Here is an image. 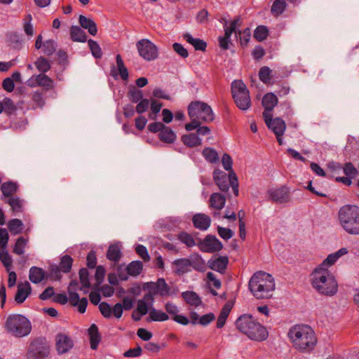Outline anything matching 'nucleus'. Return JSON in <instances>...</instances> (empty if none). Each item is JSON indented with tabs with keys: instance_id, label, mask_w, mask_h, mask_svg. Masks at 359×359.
Returning <instances> with one entry per match:
<instances>
[{
	"instance_id": "f257e3e1",
	"label": "nucleus",
	"mask_w": 359,
	"mask_h": 359,
	"mask_svg": "<svg viewBox=\"0 0 359 359\" xmlns=\"http://www.w3.org/2000/svg\"><path fill=\"white\" fill-rule=\"evenodd\" d=\"M293 347L302 353L312 351L318 341L314 330L309 325H295L290 327L287 333Z\"/></svg>"
},
{
	"instance_id": "f03ea898",
	"label": "nucleus",
	"mask_w": 359,
	"mask_h": 359,
	"mask_svg": "<svg viewBox=\"0 0 359 359\" xmlns=\"http://www.w3.org/2000/svg\"><path fill=\"white\" fill-rule=\"evenodd\" d=\"M312 287L320 294L333 296L337 292L338 283L328 269L316 267L311 274Z\"/></svg>"
},
{
	"instance_id": "7ed1b4c3",
	"label": "nucleus",
	"mask_w": 359,
	"mask_h": 359,
	"mask_svg": "<svg viewBox=\"0 0 359 359\" xmlns=\"http://www.w3.org/2000/svg\"><path fill=\"white\" fill-rule=\"evenodd\" d=\"M248 288L258 299L271 298L275 290L274 278L268 273L257 271L250 278Z\"/></svg>"
},
{
	"instance_id": "20e7f679",
	"label": "nucleus",
	"mask_w": 359,
	"mask_h": 359,
	"mask_svg": "<svg viewBox=\"0 0 359 359\" xmlns=\"http://www.w3.org/2000/svg\"><path fill=\"white\" fill-rule=\"evenodd\" d=\"M236 328L249 339L262 341L267 339L269 332L252 315L243 314L235 323Z\"/></svg>"
},
{
	"instance_id": "39448f33",
	"label": "nucleus",
	"mask_w": 359,
	"mask_h": 359,
	"mask_svg": "<svg viewBox=\"0 0 359 359\" xmlns=\"http://www.w3.org/2000/svg\"><path fill=\"white\" fill-rule=\"evenodd\" d=\"M337 221L341 228L348 235H359V207L346 204L337 212Z\"/></svg>"
},
{
	"instance_id": "423d86ee",
	"label": "nucleus",
	"mask_w": 359,
	"mask_h": 359,
	"mask_svg": "<svg viewBox=\"0 0 359 359\" xmlns=\"http://www.w3.org/2000/svg\"><path fill=\"white\" fill-rule=\"evenodd\" d=\"M5 329L9 334L16 338L28 336L32 332L30 320L21 314L9 315L5 323Z\"/></svg>"
},
{
	"instance_id": "0eeeda50",
	"label": "nucleus",
	"mask_w": 359,
	"mask_h": 359,
	"mask_svg": "<svg viewBox=\"0 0 359 359\" xmlns=\"http://www.w3.org/2000/svg\"><path fill=\"white\" fill-rule=\"evenodd\" d=\"M50 355V345L43 337H34L26 346L25 359H48Z\"/></svg>"
},
{
	"instance_id": "6e6552de",
	"label": "nucleus",
	"mask_w": 359,
	"mask_h": 359,
	"mask_svg": "<svg viewBox=\"0 0 359 359\" xmlns=\"http://www.w3.org/2000/svg\"><path fill=\"white\" fill-rule=\"evenodd\" d=\"M231 93L236 106L245 111L251 106L250 93L241 80H234L231 83Z\"/></svg>"
},
{
	"instance_id": "1a4fd4ad",
	"label": "nucleus",
	"mask_w": 359,
	"mask_h": 359,
	"mask_svg": "<svg viewBox=\"0 0 359 359\" xmlns=\"http://www.w3.org/2000/svg\"><path fill=\"white\" fill-rule=\"evenodd\" d=\"M190 118H196L200 121L210 123L215 119L213 111L210 105L201 101H192L188 106Z\"/></svg>"
},
{
	"instance_id": "9d476101",
	"label": "nucleus",
	"mask_w": 359,
	"mask_h": 359,
	"mask_svg": "<svg viewBox=\"0 0 359 359\" xmlns=\"http://www.w3.org/2000/svg\"><path fill=\"white\" fill-rule=\"evenodd\" d=\"M136 47L139 55L147 61L154 60L158 57L157 46L149 39H143L138 41Z\"/></svg>"
},
{
	"instance_id": "9b49d317",
	"label": "nucleus",
	"mask_w": 359,
	"mask_h": 359,
	"mask_svg": "<svg viewBox=\"0 0 359 359\" xmlns=\"http://www.w3.org/2000/svg\"><path fill=\"white\" fill-rule=\"evenodd\" d=\"M267 196L270 201L276 203H286L290 201V191L286 186L269 189Z\"/></svg>"
},
{
	"instance_id": "f8f14e48",
	"label": "nucleus",
	"mask_w": 359,
	"mask_h": 359,
	"mask_svg": "<svg viewBox=\"0 0 359 359\" xmlns=\"http://www.w3.org/2000/svg\"><path fill=\"white\" fill-rule=\"evenodd\" d=\"M263 117L267 127L271 129L276 135L284 134L286 129V124L284 120L279 117L272 118L271 114L267 112H263Z\"/></svg>"
},
{
	"instance_id": "ddd939ff",
	"label": "nucleus",
	"mask_w": 359,
	"mask_h": 359,
	"mask_svg": "<svg viewBox=\"0 0 359 359\" xmlns=\"http://www.w3.org/2000/svg\"><path fill=\"white\" fill-rule=\"evenodd\" d=\"M199 248L203 252L212 253L220 251L223 245L215 236L208 234L200 243Z\"/></svg>"
},
{
	"instance_id": "4468645a",
	"label": "nucleus",
	"mask_w": 359,
	"mask_h": 359,
	"mask_svg": "<svg viewBox=\"0 0 359 359\" xmlns=\"http://www.w3.org/2000/svg\"><path fill=\"white\" fill-rule=\"evenodd\" d=\"M74 346L72 339L67 334L60 332L55 337V348L59 355L69 352Z\"/></svg>"
},
{
	"instance_id": "2eb2a0df",
	"label": "nucleus",
	"mask_w": 359,
	"mask_h": 359,
	"mask_svg": "<svg viewBox=\"0 0 359 359\" xmlns=\"http://www.w3.org/2000/svg\"><path fill=\"white\" fill-rule=\"evenodd\" d=\"M213 180L219 189L224 192H227L229 189L231 184L229 183V174L219 170L215 169L213 171Z\"/></svg>"
},
{
	"instance_id": "dca6fc26",
	"label": "nucleus",
	"mask_w": 359,
	"mask_h": 359,
	"mask_svg": "<svg viewBox=\"0 0 359 359\" xmlns=\"http://www.w3.org/2000/svg\"><path fill=\"white\" fill-rule=\"evenodd\" d=\"M192 222L195 228L205 231L210 226L211 219L205 214L197 213L193 216Z\"/></svg>"
},
{
	"instance_id": "f3484780",
	"label": "nucleus",
	"mask_w": 359,
	"mask_h": 359,
	"mask_svg": "<svg viewBox=\"0 0 359 359\" xmlns=\"http://www.w3.org/2000/svg\"><path fill=\"white\" fill-rule=\"evenodd\" d=\"M229 263V259L227 257L219 256L215 259H210L208 262V266L217 272L223 273L226 269Z\"/></svg>"
},
{
	"instance_id": "a211bd4d",
	"label": "nucleus",
	"mask_w": 359,
	"mask_h": 359,
	"mask_svg": "<svg viewBox=\"0 0 359 359\" xmlns=\"http://www.w3.org/2000/svg\"><path fill=\"white\" fill-rule=\"evenodd\" d=\"M32 288L30 284L26 281L25 284H18L17 292L15 296V301L18 304L23 303L27 297L31 294Z\"/></svg>"
},
{
	"instance_id": "6ab92c4d",
	"label": "nucleus",
	"mask_w": 359,
	"mask_h": 359,
	"mask_svg": "<svg viewBox=\"0 0 359 359\" xmlns=\"http://www.w3.org/2000/svg\"><path fill=\"white\" fill-rule=\"evenodd\" d=\"M6 42L8 46L19 50L22 49L24 41L20 34L17 32H10L6 35Z\"/></svg>"
},
{
	"instance_id": "aec40b11",
	"label": "nucleus",
	"mask_w": 359,
	"mask_h": 359,
	"mask_svg": "<svg viewBox=\"0 0 359 359\" xmlns=\"http://www.w3.org/2000/svg\"><path fill=\"white\" fill-rule=\"evenodd\" d=\"M226 196L219 193H213L209 199V206L216 210H221L225 205Z\"/></svg>"
},
{
	"instance_id": "412c9836",
	"label": "nucleus",
	"mask_w": 359,
	"mask_h": 359,
	"mask_svg": "<svg viewBox=\"0 0 359 359\" xmlns=\"http://www.w3.org/2000/svg\"><path fill=\"white\" fill-rule=\"evenodd\" d=\"M79 22L82 28L87 29L90 34L95 36L97 32V25L95 21L90 18L80 15Z\"/></svg>"
},
{
	"instance_id": "4be33fe9",
	"label": "nucleus",
	"mask_w": 359,
	"mask_h": 359,
	"mask_svg": "<svg viewBox=\"0 0 359 359\" xmlns=\"http://www.w3.org/2000/svg\"><path fill=\"white\" fill-rule=\"evenodd\" d=\"M278 100L277 96L273 93H267L262 98V105L264 108V112L271 111L274 107L278 104Z\"/></svg>"
},
{
	"instance_id": "5701e85b",
	"label": "nucleus",
	"mask_w": 359,
	"mask_h": 359,
	"mask_svg": "<svg viewBox=\"0 0 359 359\" xmlns=\"http://www.w3.org/2000/svg\"><path fill=\"white\" fill-rule=\"evenodd\" d=\"M88 335L90 337V348L96 350L101 340V336L98 331V327L95 324H93L88 328Z\"/></svg>"
},
{
	"instance_id": "b1692460",
	"label": "nucleus",
	"mask_w": 359,
	"mask_h": 359,
	"mask_svg": "<svg viewBox=\"0 0 359 359\" xmlns=\"http://www.w3.org/2000/svg\"><path fill=\"white\" fill-rule=\"evenodd\" d=\"M172 264L176 266L175 273L182 275L191 271L190 262L187 258H180L175 259Z\"/></svg>"
},
{
	"instance_id": "393cba45",
	"label": "nucleus",
	"mask_w": 359,
	"mask_h": 359,
	"mask_svg": "<svg viewBox=\"0 0 359 359\" xmlns=\"http://www.w3.org/2000/svg\"><path fill=\"white\" fill-rule=\"evenodd\" d=\"M121 249L118 244H111L109 246L107 252V258L115 263L118 262L121 258Z\"/></svg>"
},
{
	"instance_id": "a878e982",
	"label": "nucleus",
	"mask_w": 359,
	"mask_h": 359,
	"mask_svg": "<svg viewBox=\"0 0 359 359\" xmlns=\"http://www.w3.org/2000/svg\"><path fill=\"white\" fill-rule=\"evenodd\" d=\"M183 38L186 41L192 45L196 50L205 51L207 47V43L203 39L198 38H194L190 34L186 33L183 35Z\"/></svg>"
},
{
	"instance_id": "bb28decb",
	"label": "nucleus",
	"mask_w": 359,
	"mask_h": 359,
	"mask_svg": "<svg viewBox=\"0 0 359 359\" xmlns=\"http://www.w3.org/2000/svg\"><path fill=\"white\" fill-rule=\"evenodd\" d=\"M29 278L33 283H39L46 278V272L40 267L32 266L29 269Z\"/></svg>"
},
{
	"instance_id": "cd10ccee",
	"label": "nucleus",
	"mask_w": 359,
	"mask_h": 359,
	"mask_svg": "<svg viewBox=\"0 0 359 359\" xmlns=\"http://www.w3.org/2000/svg\"><path fill=\"white\" fill-rule=\"evenodd\" d=\"M182 297L190 306H198L202 303L200 297L194 291L183 292Z\"/></svg>"
},
{
	"instance_id": "c85d7f7f",
	"label": "nucleus",
	"mask_w": 359,
	"mask_h": 359,
	"mask_svg": "<svg viewBox=\"0 0 359 359\" xmlns=\"http://www.w3.org/2000/svg\"><path fill=\"white\" fill-rule=\"evenodd\" d=\"M190 262V268L192 267L194 270L200 272H203L206 270V265L201 256L196 254L190 257L189 259Z\"/></svg>"
},
{
	"instance_id": "c756f323",
	"label": "nucleus",
	"mask_w": 359,
	"mask_h": 359,
	"mask_svg": "<svg viewBox=\"0 0 359 359\" xmlns=\"http://www.w3.org/2000/svg\"><path fill=\"white\" fill-rule=\"evenodd\" d=\"M153 284L155 286V289L156 290L154 294H158L161 297L168 296L170 294V288L164 278H158L156 283Z\"/></svg>"
},
{
	"instance_id": "7c9ffc66",
	"label": "nucleus",
	"mask_w": 359,
	"mask_h": 359,
	"mask_svg": "<svg viewBox=\"0 0 359 359\" xmlns=\"http://www.w3.org/2000/svg\"><path fill=\"white\" fill-rule=\"evenodd\" d=\"M182 141L186 146L189 147H197L202 144L201 139L197 135L196 133L184 135L182 137Z\"/></svg>"
},
{
	"instance_id": "2f4dec72",
	"label": "nucleus",
	"mask_w": 359,
	"mask_h": 359,
	"mask_svg": "<svg viewBox=\"0 0 359 359\" xmlns=\"http://www.w3.org/2000/svg\"><path fill=\"white\" fill-rule=\"evenodd\" d=\"M18 189V184L11 181L2 183L1 185V191H2L3 196L5 197L12 196L17 192Z\"/></svg>"
},
{
	"instance_id": "473e14b6",
	"label": "nucleus",
	"mask_w": 359,
	"mask_h": 359,
	"mask_svg": "<svg viewBox=\"0 0 359 359\" xmlns=\"http://www.w3.org/2000/svg\"><path fill=\"white\" fill-rule=\"evenodd\" d=\"M71 39L74 41L86 42L87 35L85 32L78 26H72L70 29Z\"/></svg>"
},
{
	"instance_id": "72a5a7b5",
	"label": "nucleus",
	"mask_w": 359,
	"mask_h": 359,
	"mask_svg": "<svg viewBox=\"0 0 359 359\" xmlns=\"http://www.w3.org/2000/svg\"><path fill=\"white\" fill-rule=\"evenodd\" d=\"M159 139L165 143L170 144L175 141L176 134L169 127L165 126V128L159 133Z\"/></svg>"
},
{
	"instance_id": "f704fd0d",
	"label": "nucleus",
	"mask_w": 359,
	"mask_h": 359,
	"mask_svg": "<svg viewBox=\"0 0 359 359\" xmlns=\"http://www.w3.org/2000/svg\"><path fill=\"white\" fill-rule=\"evenodd\" d=\"M169 319L168 315L162 311L161 310H157L154 308H151L149 310V316L148 320L155 322H163Z\"/></svg>"
},
{
	"instance_id": "c9c22d12",
	"label": "nucleus",
	"mask_w": 359,
	"mask_h": 359,
	"mask_svg": "<svg viewBox=\"0 0 359 359\" xmlns=\"http://www.w3.org/2000/svg\"><path fill=\"white\" fill-rule=\"evenodd\" d=\"M259 78L264 84H273L271 79L273 77L272 70L267 66H263L259 69L258 73Z\"/></svg>"
},
{
	"instance_id": "e433bc0d",
	"label": "nucleus",
	"mask_w": 359,
	"mask_h": 359,
	"mask_svg": "<svg viewBox=\"0 0 359 359\" xmlns=\"http://www.w3.org/2000/svg\"><path fill=\"white\" fill-rule=\"evenodd\" d=\"M143 269V264L141 261H133L126 267L128 276H137Z\"/></svg>"
},
{
	"instance_id": "4c0bfd02",
	"label": "nucleus",
	"mask_w": 359,
	"mask_h": 359,
	"mask_svg": "<svg viewBox=\"0 0 359 359\" xmlns=\"http://www.w3.org/2000/svg\"><path fill=\"white\" fill-rule=\"evenodd\" d=\"M287 3L285 0H275L271 8V14L278 17L280 16L285 10Z\"/></svg>"
},
{
	"instance_id": "58836bf2",
	"label": "nucleus",
	"mask_w": 359,
	"mask_h": 359,
	"mask_svg": "<svg viewBox=\"0 0 359 359\" xmlns=\"http://www.w3.org/2000/svg\"><path fill=\"white\" fill-rule=\"evenodd\" d=\"M202 155L210 163H215L219 161L218 154L213 148L205 147L202 151Z\"/></svg>"
},
{
	"instance_id": "ea45409f",
	"label": "nucleus",
	"mask_w": 359,
	"mask_h": 359,
	"mask_svg": "<svg viewBox=\"0 0 359 359\" xmlns=\"http://www.w3.org/2000/svg\"><path fill=\"white\" fill-rule=\"evenodd\" d=\"M37 79L38 86H41L46 90L52 89L53 87V81L48 77L45 73H41L36 75Z\"/></svg>"
},
{
	"instance_id": "a19ab883",
	"label": "nucleus",
	"mask_w": 359,
	"mask_h": 359,
	"mask_svg": "<svg viewBox=\"0 0 359 359\" xmlns=\"http://www.w3.org/2000/svg\"><path fill=\"white\" fill-rule=\"evenodd\" d=\"M73 264V259L71 256L65 255L60 258L59 265H57L61 269L62 273H68L71 271Z\"/></svg>"
},
{
	"instance_id": "79ce46f5",
	"label": "nucleus",
	"mask_w": 359,
	"mask_h": 359,
	"mask_svg": "<svg viewBox=\"0 0 359 359\" xmlns=\"http://www.w3.org/2000/svg\"><path fill=\"white\" fill-rule=\"evenodd\" d=\"M116 62L117 64V70L121 78L123 81L128 79V71L127 67L125 66L123 59L120 54L116 55Z\"/></svg>"
},
{
	"instance_id": "37998d69",
	"label": "nucleus",
	"mask_w": 359,
	"mask_h": 359,
	"mask_svg": "<svg viewBox=\"0 0 359 359\" xmlns=\"http://www.w3.org/2000/svg\"><path fill=\"white\" fill-rule=\"evenodd\" d=\"M34 65L36 69L41 73H46L49 71L51 68L50 62L48 59L43 56H40L37 58V60L34 62Z\"/></svg>"
},
{
	"instance_id": "c03bdc74",
	"label": "nucleus",
	"mask_w": 359,
	"mask_h": 359,
	"mask_svg": "<svg viewBox=\"0 0 359 359\" xmlns=\"http://www.w3.org/2000/svg\"><path fill=\"white\" fill-rule=\"evenodd\" d=\"M130 101L137 103L143 99V93L135 86L130 87L127 94Z\"/></svg>"
},
{
	"instance_id": "a18cd8bd",
	"label": "nucleus",
	"mask_w": 359,
	"mask_h": 359,
	"mask_svg": "<svg viewBox=\"0 0 359 359\" xmlns=\"http://www.w3.org/2000/svg\"><path fill=\"white\" fill-rule=\"evenodd\" d=\"M22 227L23 223L19 219H12L8 223V229L14 235L20 233L22 232Z\"/></svg>"
},
{
	"instance_id": "49530a36",
	"label": "nucleus",
	"mask_w": 359,
	"mask_h": 359,
	"mask_svg": "<svg viewBox=\"0 0 359 359\" xmlns=\"http://www.w3.org/2000/svg\"><path fill=\"white\" fill-rule=\"evenodd\" d=\"M0 260L6 270L9 271L13 260L6 248H0Z\"/></svg>"
},
{
	"instance_id": "de8ad7c7",
	"label": "nucleus",
	"mask_w": 359,
	"mask_h": 359,
	"mask_svg": "<svg viewBox=\"0 0 359 359\" xmlns=\"http://www.w3.org/2000/svg\"><path fill=\"white\" fill-rule=\"evenodd\" d=\"M269 35V29L266 26L259 25L254 32V38L258 41L265 40Z\"/></svg>"
},
{
	"instance_id": "09e8293b",
	"label": "nucleus",
	"mask_w": 359,
	"mask_h": 359,
	"mask_svg": "<svg viewBox=\"0 0 359 359\" xmlns=\"http://www.w3.org/2000/svg\"><path fill=\"white\" fill-rule=\"evenodd\" d=\"M57 43L53 39H48L43 42V53L47 56L52 55L56 50Z\"/></svg>"
},
{
	"instance_id": "8fccbe9b",
	"label": "nucleus",
	"mask_w": 359,
	"mask_h": 359,
	"mask_svg": "<svg viewBox=\"0 0 359 359\" xmlns=\"http://www.w3.org/2000/svg\"><path fill=\"white\" fill-rule=\"evenodd\" d=\"M79 280L81 284L80 290L84 288H89L90 287V283L89 281V273L86 268H81L79 272Z\"/></svg>"
},
{
	"instance_id": "3c124183",
	"label": "nucleus",
	"mask_w": 359,
	"mask_h": 359,
	"mask_svg": "<svg viewBox=\"0 0 359 359\" xmlns=\"http://www.w3.org/2000/svg\"><path fill=\"white\" fill-rule=\"evenodd\" d=\"M1 102L4 107L3 111L7 114H13L16 111L17 107L11 99L5 97Z\"/></svg>"
},
{
	"instance_id": "603ef678",
	"label": "nucleus",
	"mask_w": 359,
	"mask_h": 359,
	"mask_svg": "<svg viewBox=\"0 0 359 359\" xmlns=\"http://www.w3.org/2000/svg\"><path fill=\"white\" fill-rule=\"evenodd\" d=\"M7 203L11 207V210L14 212H20L22 211V201L18 197H11Z\"/></svg>"
},
{
	"instance_id": "864d4df0",
	"label": "nucleus",
	"mask_w": 359,
	"mask_h": 359,
	"mask_svg": "<svg viewBox=\"0 0 359 359\" xmlns=\"http://www.w3.org/2000/svg\"><path fill=\"white\" fill-rule=\"evenodd\" d=\"M88 43L92 55L97 59L101 58L102 56V52L99 44L93 39H89L88 41Z\"/></svg>"
},
{
	"instance_id": "5fc2aeb1",
	"label": "nucleus",
	"mask_w": 359,
	"mask_h": 359,
	"mask_svg": "<svg viewBox=\"0 0 359 359\" xmlns=\"http://www.w3.org/2000/svg\"><path fill=\"white\" fill-rule=\"evenodd\" d=\"M27 244V241L23 237H20L17 239L13 248V252L18 255H21L25 252V248Z\"/></svg>"
},
{
	"instance_id": "6e6d98bb",
	"label": "nucleus",
	"mask_w": 359,
	"mask_h": 359,
	"mask_svg": "<svg viewBox=\"0 0 359 359\" xmlns=\"http://www.w3.org/2000/svg\"><path fill=\"white\" fill-rule=\"evenodd\" d=\"M49 278L54 280H60L62 278V269L56 264L49 266Z\"/></svg>"
},
{
	"instance_id": "4d7b16f0",
	"label": "nucleus",
	"mask_w": 359,
	"mask_h": 359,
	"mask_svg": "<svg viewBox=\"0 0 359 359\" xmlns=\"http://www.w3.org/2000/svg\"><path fill=\"white\" fill-rule=\"evenodd\" d=\"M178 239L187 247H193L196 245L194 238L186 232H182L178 235Z\"/></svg>"
},
{
	"instance_id": "13d9d810",
	"label": "nucleus",
	"mask_w": 359,
	"mask_h": 359,
	"mask_svg": "<svg viewBox=\"0 0 359 359\" xmlns=\"http://www.w3.org/2000/svg\"><path fill=\"white\" fill-rule=\"evenodd\" d=\"M99 310L105 318H109L112 316V309L106 302H102L99 304Z\"/></svg>"
},
{
	"instance_id": "bf43d9fd",
	"label": "nucleus",
	"mask_w": 359,
	"mask_h": 359,
	"mask_svg": "<svg viewBox=\"0 0 359 359\" xmlns=\"http://www.w3.org/2000/svg\"><path fill=\"white\" fill-rule=\"evenodd\" d=\"M222 163L224 170L229 172V175L232 172H234L232 169L233 161L230 155L226 153L224 154L222 158Z\"/></svg>"
},
{
	"instance_id": "052dcab7",
	"label": "nucleus",
	"mask_w": 359,
	"mask_h": 359,
	"mask_svg": "<svg viewBox=\"0 0 359 359\" xmlns=\"http://www.w3.org/2000/svg\"><path fill=\"white\" fill-rule=\"evenodd\" d=\"M105 269L103 266L99 265L96 267L95 273V279L96 281V285H100L104 280L105 276Z\"/></svg>"
},
{
	"instance_id": "680f3d73",
	"label": "nucleus",
	"mask_w": 359,
	"mask_h": 359,
	"mask_svg": "<svg viewBox=\"0 0 359 359\" xmlns=\"http://www.w3.org/2000/svg\"><path fill=\"white\" fill-rule=\"evenodd\" d=\"M217 233L222 239L226 241L230 239L233 236V232L231 229L220 226H217Z\"/></svg>"
},
{
	"instance_id": "e2e57ef3",
	"label": "nucleus",
	"mask_w": 359,
	"mask_h": 359,
	"mask_svg": "<svg viewBox=\"0 0 359 359\" xmlns=\"http://www.w3.org/2000/svg\"><path fill=\"white\" fill-rule=\"evenodd\" d=\"M229 183L232 187L233 194L236 196H238V180L235 172H232L229 175Z\"/></svg>"
},
{
	"instance_id": "0e129e2a",
	"label": "nucleus",
	"mask_w": 359,
	"mask_h": 359,
	"mask_svg": "<svg viewBox=\"0 0 359 359\" xmlns=\"http://www.w3.org/2000/svg\"><path fill=\"white\" fill-rule=\"evenodd\" d=\"M339 258L337 257L334 253L329 255L317 267H322L323 269H327L328 266L333 265Z\"/></svg>"
},
{
	"instance_id": "69168bd1",
	"label": "nucleus",
	"mask_w": 359,
	"mask_h": 359,
	"mask_svg": "<svg viewBox=\"0 0 359 359\" xmlns=\"http://www.w3.org/2000/svg\"><path fill=\"white\" fill-rule=\"evenodd\" d=\"M149 100L147 98H143L142 100L137 102V104L135 108V111L137 113L141 114L149 109Z\"/></svg>"
},
{
	"instance_id": "338daca9",
	"label": "nucleus",
	"mask_w": 359,
	"mask_h": 359,
	"mask_svg": "<svg viewBox=\"0 0 359 359\" xmlns=\"http://www.w3.org/2000/svg\"><path fill=\"white\" fill-rule=\"evenodd\" d=\"M135 251L137 254L144 260L149 261L150 259L149 255L148 253L147 249L145 246L142 245H137L135 248Z\"/></svg>"
},
{
	"instance_id": "774afa93",
	"label": "nucleus",
	"mask_w": 359,
	"mask_h": 359,
	"mask_svg": "<svg viewBox=\"0 0 359 359\" xmlns=\"http://www.w3.org/2000/svg\"><path fill=\"white\" fill-rule=\"evenodd\" d=\"M344 172L346 176L353 178L358 174V170L351 163H346L344 166Z\"/></svg>"
}]
</instances>
